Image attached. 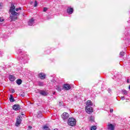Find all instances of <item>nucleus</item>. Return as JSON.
I'll return each instance as SVG.
<instances>
[{
  "label": "nucleus",
  "mask_w": 130,
  "mask_h": 130,
  "mask_svg": "<svg viewBox=\"0 0 130 130\" xmlns=\"http://www.w3.org/2000/svg\"><path fill=\"white\" fill-rule=\"evenodd\" d=\"M15 9H16V7L14 4H11V6L9 9V13L11 14L10 15V19H11V21H16V20H18V16L20 15V13L16 12L15 11Z\"/></svg>",
  "instance_id": "1"
},
{
  "label": "nucleus",
  "mask_w": 130,
  "mask_h": 130,
  "mask_svg": "<svg viewBox=\"0 0 130 130\" xmlns=\"http://www.w3.org/2000/svg\"><path fill=\"white\" fill-rule=\"evenodd\" d=\"M77 124V121L76 119L74 118H70L68 119V124L71 126H75V125Z\"/></svg>",
  "instance_id": "2"
},
{
  "label": "nucleus",
  "mask_w": 130,
  "mask_h": 130,
  "mask_svg": "<svg viewBox=\"0 0 130 130\" xmlns=\"http://www.w3.org/2000/svg\"><path fill=\"white\" fill-rule=\"evenodd\" d=\"M86 112L88 114L92 113V112H93V108L90 106H86Z\"/></svg>",
  "instance_id": "3"
},
{
  "label": "nucleus",
  "mask_w": 130,
  "mask_h": 130,
  "mask_svg": "<svg viewBox=\"0 0 130 130\" xmlns=\"http://www.w3.org/2000/svg\"><path fill=\"white\" fill-rule=\"evenodd\" d=\"M63 88V89H65L66 91H68V90H71V89H72V87L69 84H64Z\"/></svg>",
  "instance_id": "4"
},
{
  "label": "nucleus",
  "mask_w": 130,
  "mask_h": 130,
  "mask_svg": "<svg viewBox=\"0 0 130 130\" xmlns=\"http://www.w3.org/2000/svg\"><path fill=\"white\" fill-rule=\"evenodd\" d=\"M39 78L41 79V80H45V79L46 78V74L44 73H40L39 74Z\"/></svg>",
  "instance_id": "5"
},
{
  "label": "nucleus",
  "mask_w": 130,
  "mask_h": 130,
  "mask_svg": "<svg viewBox=\"0 0 130 130\" xmlns=\"http://www.w3.org/2000/svg\"><path fill=\"white\" fill-rule=\"evenodd\" d=\"M61 117L64 120V119H68L69 117H70V115L69 113L67 112H64L62 115H61Z\"/></svg>",
  "instance_id": "6"
},
{
  "label": "nucleus",
  "mask_w": 130,
  "mask_h": 130,
  "mask_svg": "<svg viewBox=\"0 0 130 130\" xmlns=\"http://www.w3.org/2000/svg\"><path fill=\"white\" fill-rule=\"evenodd\" d=\"M21 122H22V120L21 119V117H18L16 120V122L15 123L16 126H19V125L21 124Z\"/></svg>",
  "instance_id": "7"
},
{
  "label": "nucleus",
  "mask_w": 130,
  "mask_h": 130,
  "mask_svg": "<svg viewBox=\"0 0 130 130\" xmlns=\"http://www.w3.org/2000/svg\"><path fill=\"white\" fill-rule=\"evenodd\" d=\"M13 110H15L16 111H17L21 109V107L19 106V104H15L13 106Z\"/></svg>",
  "instance_id": "8"
},
{
  "label": "nucleus",
  "mask_w": 130,
  "mask_h": 130,
  "mask_svg": "<svg viewBox=\"0 0 130 130\" xmlns=\"http://www.w3.org/2000/svg\"><path fill=\"white\" fill-rule=\"evenodd\" d=\"M67 13L69 15H71L73 13H74V8L72 7H69L67 9Z\"/></svg>",
  "instance_id": "9"
},
{
  "label": "nucleus",
  "mask_w": 130,
  "mask_h": 130,
  "mask_svg": "<svg viewBox=\"0 0 130 130\" xmlns=\"http://www.w3.org/2000/svg\"><path fill=\"white\" fill-rule=\"evenodd\" d=\"M108 129L109 130H114V125L111 123L108 124Z\"/></svg>",
  "instance_id": "10"
},
{
  "label": "nucleus",
  "mask_w": 130,
  "mask_h": 130,
  "mask_svg": "<svg viewBox=\"0 0 130 130\" xmlns=\"http://www.w3.org/2000/svg\"><path fill=\"white\" fill-rule=\"evenodd\" d=\"M9 80L10 81H11V82H14L15 81V80H16V78H15L14 76L13 75H10L9 76Z\"/></svg>",
  "instance_id": "11"
},
{
  "label": "nucleus",
  "mask_w": 130,
  "mask_h": 130,
  "mask_svg": "<svg viewBox=\"0 0 130 130\" xmlns=\"http://www.w3.org/2000/svg\"><path fill=\"white\" fill-rule=\"evenodd\" d=\"M33 24H34V19L31 18L28 21V25H29V26H32V25H33Z\"/></svg>",
  "instance_id": "12"
},
{
  "label": "nucleus",
  "mask_w": 130,
  "mask_h": 130,
  "mask_svg": "<svg viewBox=\"0 0 130 130\" xmlns=\"http://www.w3.org/2000/svg\"><path fill=\"white\" fill-rule=\"evenodd\" d=\"M92 105H93L92 101L88 100L86 102V106H92Z\"/></svg>",
  "instance_id": "13"
},
{
  "label": "nucleus",
  "mask_w": 130,
  "mask_h": 130,
  "mask_svg": "<svg viewBox=\"0 0 130 130\" xmlns=\"http://www.w3.org/2000/svg\"><path fill=\"white\" fill-rule=\"evenodd\" d=\"M10 102H15V99H14V96L13 95H10V98L9 99Z\"/></svg>",
  "instance_id": "14"
},
{
  "label": "nucleus",
  "mask_w": 130,
  "mask_h": 130,
  "mask_svg": "<svg viewBox=\"0 0 130 130\" xmlns=\"http://www.w3.org/2000/svg\"><path fill=\"white\" fill-rule=\"evenodd\" d=\"M16 84H17V85H21V84H22V80L19 79L16 80Z\"/></svg>",
  "instance_id": "15"
},
{
  "label": "nucleus",
  "mask_w": 130,
  "mask_h": 130,
  "mask_svg": "<svg viewBox=\"0 0 130 130\" xmlns=\"http://www.w3.org/2000/svg\"><path fill=\"white\" fill-rule=\"evenodd\" d=\"M40 94L43 96H46V92L43 90H42L40 92Z\"/></svg>",
  "instance_id": "16"
},
{
  "label": "nucleus",
  "mask_w": 130,
  "mask_h": 130,
  "mask_svg": "<svg viewBox=\"0 0 130 130\" xmlns=\"http://www.w3.org/2000/svg\"><path fill=\"white\" fill-rule=\"evenodd\" d=\"M43 129L44 130H50V128H49V127H48L47 125H45L43 126Z\"/></svg>",
  "instance_id": "17"
},
{
  "label": "nucleus",
  "mask_w": 130,
  "mask_h": 130,
  "mask_svg": "<svg viewBox=\"0 0 130 130\" xmlns=\"http://www.w3.org/2000/svg\"><path fill=\"white\" fill-rule=\"evenodd\" d=\"M56 90H57L58 92L61 91V88L60 86H57L56 87Z\"/></svg>",
  "instance_id": "18"
},
{
  "label": "nucleus",
  "mask_w": 130,
  "mask_h": 130,
  "mask_svg": "<svg viewBox=\"0 0 130 130\" xmlns=\"http://www.w3.org/2000/svg\"><path fill=\"white\" fill-rule=\"evenodd\" d=\"M125 54V52L122 51L120 52L119 55L120 56H121L122 57V56H123V55H124Z\"/></svg>",
  "instance_id": "19"
},
{
  "label": "nucleus",
  "mask_w": 130,
  "mask_h": 130,
  "mask_svg": "<svg viewBox=\"0 0 130 130\" xmlns=\"http://www.w3.org/2000/svg\"><path fill=\"white\" fill-rule=\"evenodd\" d=\"M37 116L39 118H40V117H41L42 116V113H41V112H38Z\"/></svg>",
  "instance_id": "20"
},
{
  "label": "nucleus",
  "mask_w": 130,
  "mask_h": 130,
  "mask_svg": "<svg viewBox=\"0 0 130 130\" xmlns=\"http://www.w3.org/2000/svg\"><path fill=\"white\" fill-rule=\"evenodd\" d=\"M89 120L90 121H94V116H91L90 117H89Z\"/></svg>",
  "instance_id": "21"
},
{
  "label": "nucleus",
  "mask_w": 130,
  "mask_h": 130,
  "mask_svg": "<svg viewBox=\"0 0 130 130\" xmlns=\"http://www.w3.org/2000/svg\"><path fill=\"white\" fill-rule=\"evenodd\" d=\"M97 129V127L95 125L94 126H92L91 127V130H96Z\"/></svg>",
  "instance_id": "22"
},
{
  "label": "nucleus",
  "mask_w": 130,
  "mask_h": 130,
  "mask_svg": "<svg viewBox=\"0 0 130 130\" xmlns=\"http://www.w3.org/2000/svg\"><path fill=\"white\" fill-rule=\"evenodd\" d=\"M38 5V4L37 3V1H35V4H34V7H37V5Z\"/></svg>",
  "instance_id": "23"
},
{
  "label": "nucleus",
  "mask_w": 130,
  "mask_h": 130,
  "mask_svg": "<svg viewBox=\"0 0 130 130\" xmlns=\"http://www.w3.org/2000/svg\"><path fill=\"white\" fill-rule=\"evenodd\" d=\"M39 86H43V82H39Z\"/></svg>",
  "instance_id": "24"
},
{
  "label": "nucleus",
  "mask_w": 130,
  "mask_h": 130,
  "mask_svg": "<svg viewBox=\"0 0 130 130\" xmlns=\"http://www.w3.org/2000/svg\"><path fill=\"white\" fill-rule=\"evenodd\" d=\"M20 96H22V97H25V93L24 92L20 93Z\"/></svg>",
  "instance_id": "25"
},
{
  "label": "nucleus",
  "mask_w": 130,
  "mask_h": 130,
  "mask_svg": "<svg viewBox=\"0 0 130 130\" xmlns=\"http://www.w3.org/2000/svg\"><path fill=\"white\" fill-rule=\"evenodd\" d=\"M123 92L124 94H125V95H126V94H127V91H126V90H124Z\"/></svg>",
  "instance_id": "26"
},
{
  "label": "nucleus",
  "mask_w": 130,
  "mask_h": 130,
  "mask_svg": "<svg viewBox=\"0 0 130 130\" xmlns=\"http://www.w3.org/2000/svg\"><path fill=\"white\" fill-rule=\"evenodd\" d=\"M47 11V8H44L43 12H46Z\"/></svg>",
  "instance_id": "27"
},
{
  "label": "nucleus",
  "mask_w": 130,
  "mask_h": 130,
  "mask_svg": "<svg viewBox=\"0 0 130 130\" xmlns=\"http://www.w3.org/2000/svg\"><path fill=\"white\" fill-rule=\"evenodd\" d=\"M4 21H5V20L4 19H2V18L0 17V22H4Z\"/></svg>",
  "instance_id": "28"
},
{
  "label": "nucleus",
  "mask_w": 130,
  "mask_h": 130,
  "mask_svg": "<svg viewBox=\"0 0 130 130\" xmlns=\"http://www.w3.org/2000/svg\"><path fill=\"white\" fill-rule=\"evenodd\" d=\"M12 93H15V89H11Z\"/></svg>",
  "instance_id": "29"
},
{
  "label": "nucleus",
  "mask_w": 130,
  "mask_h": 130,
  "mask_svg": "<svg viewBox=\"0 0 130 130\" xmlns=\"http://www.w3.org/2000/svg\"><path fill=\"white\" fill-rule=\"evenodd\" d=\"M15 10L16 12H18V11H19V8H15Z\"/></svg>",
  "instance_id": "30"
},
{
  "label": "nucleus",
  "mask_w": 130,
  "mask_h": 130,
  "mask_svg": "<svg viewBox=\"0 0 130 130\" xmlns=\"http://www.w3.org/2000/svg\"><path fill=\"white\" fill-rule=\"evenodd\" d=\"M110 112H113V109H111L110 110Z\"/></svg>",
  "instance_id": "31"
},
{
  "label": "nucleus",
  "mask_w": 130,
  "mask_h": 130,
  "mask_svg": "<svg viewBox=\"0 0 130 130\" xmlns=\"http://www.w3.org/2000/svg\"><path fill=\"white\" fill-rule=\"evenodd\" d=\"M28 128H30V129L32 128V126H28Z\"/></svg>",
  "instance_id": "32"
},
{
  "label": "nucleus",
  "mask_w": 130,
  "mask_h": 130,
  "mask_svg": "<svg viewBox=\"0 0 130 130\" xmlns=\"http://www.w3.org/2000/svg\"><path fill=\"white\" fill-rule=\"evenodd\" d=\"M127 83H129V79H127Z\"/></svg>",
  "instance_id": "33"
},
{
  "label": "nucleus",
  "mask_w": 130,
  "mask_h": 130,
  "mask_svg": "<svg viewBox=\"0 0 130 130\" xmlns=\"http://www.w3.org/2000/svg\"><path fill=\"white\" fill-rule=\"evenodd\" d=\"M18 10H22V8L19 7V8H18Z\"/></svg>",
  "instance_id": "34"
},
{
  "label": "nucleus",
  "mask_w": 130,
  "mask_h": 130,
  "mask_svg": "<svg viewBox=\"0 0 130 130\" xmlns=\"http://www.w3.org/2000/svg\"><path fill=\"white\" fill-rule=\"evenodd\" d=\"M128 89L130 90V85L128 87Z\"/></svg>",
  "instance_id": "35"
},
{
  "label": "nucleus",
  "mask_w": 130,
  "mask_h": 130,
  "mask_svg": "<svg viewBox=\"0 0 130 130\" xmlns=\"http://www.w3.org/2000/svg\"><path fill=\"white\" fill-rule=\"evenodd\" d=\"M122 98L124 99V96H122Z\"/></svg>",
  "instance_id": "36"
},
{
  "label": "nucleus",
  "mask_w": 130,
  "mask_h": 130,
  "mask_svg": "<svg viewBox=\"0 0 130 130\" xmlns=\"http://www.w3.org/2000/svg\"><path fill=\"white\" fill-rule=\"evenodd\" d=\"M21 115H24V114H23V113H21Z\"/></svg>",
  "instance_id": "37"
},
{
  "label": "nucleus",
  "mask_w": 130,
  "mask_h": 130,
  "mask_svg": "<svg viewBox=\"0 0 130 130\" xmlns=\"http://www.w3.org/2000/svg\"><path fill=\"white\" fill-rule=\"evenodd\" d=\"M27 62H28V61H27L26 62V63H27Z\"/></svg>",
  "instance_id": "38"
}]
</instances>
